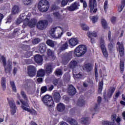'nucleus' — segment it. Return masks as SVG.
<instances>
[{
  "instance_id": "nucleus-1",
  "label": "nucleus",
  "mask_w": 125,
  "mask_h": 125,
  "mask_svg": "<svg viewBox=\"0 0 125 125\" xmlns=\"http://www.w3.org/2000/svg\"><path fill=\"white\" fill-rule=\"evenodd\" d=\"M21 97H22V98L24 100V101L22 100H20L22 104V105H21L22 109H23V110H25V111H27V112H29L30 113H33V111L28 108L27 107H29V104H28V102H29V100H28V97H27V95L26 94V93H25L24 91H21ZM33 112L34 113H36V111H35V110H33Z\"/></svg>"
},
{
  "instance_id": "nucleus-2",
  "label": "nucleus",
  "mask_w": 125,
  "mask_h": 125,
  "mask_svg": "<svg viewBox=\"0 0 125 125\" xmlns=\"http://www.w3.org/2000/svg\"><path fill=\"white\" fill-rule=\"evenodd\" d=\"M49 8V3L46 0H41L38 4V9L42 12H46Z\"/></svg>"
},
{
  "instance_id": "nucleus-3",
  "label": "nucleus",
  "mask_w": 125,
  "mask_h": 125,
  "mask_svg": "<svg viewBox=\"0 0 125 125\" xmlns=\"http://www.w3.org/2000/svg\"><path fill=\"white\" fill-rule=\"evenodd\" d=\"M36 24H37V20L32 19L30 20V18L27 16L24 20L22 27L24 28L28 25L30 28H35L36 27Z\"/></svg>"
},
{
  "instance_id": "nucleus-4",
  "label": "nucleus",
  "mask_w": 125,
  "mask_h": 125,
  "mask_svg": "<svg viewBox=\"0 0 125 125\" xmlns=\"http://www.w3.org/2000/svg\"><path fill=\"white\" fill-rule=\"evenodd\" d=\"M42 101L45 106L51 107L54 105V102L52 97L48 95H45L42 97Z\"/></svg>"
},
{
  "instance_id": "nucleus-5",
  "label": "nucleus",
  "mask_w": 125,
  "mask_h": 125,
  "mask_svg": "<svg viewBox=\"0 0 125 125\" xmlns=\"http://www.w3.org/2000/svg\"><path fill=\"white\" fill-rule=\"evenodd\" d=\"M86 52V46L84 45H79L75 50L74 54L77 57L83 55Z\"/></svg>"
},
{
  "instance_id": "nucleus-6",
  "label": "nucleus",
  "mask_w": 125,
  "mask_h": 125,
  "mask_svg": "<svg viewBox=\"0 0 125 125\" xmlns=\"http://www.w3.org/2000/svg\"><path fill=\"white\" fill-rule=\"evenodd\" d=\"M89 8H90V12L95 13L97 11L96 6H97V3L96 0H89L88 4ZM95 8V9H94Z\"/></svg>"
},
{
  "instance_id": "nucleus-7",
  "label": "nucleus",
  "mask_w": 125,
  "mask_h": 125,
  "mask_svg": "<svg viewBox=\"0 0 125 125\" xmlns=\"http://www.w3.org/2000/svg\"><path fill=\"white\" fill-rule=\"evenodd\" d=\"M48 25V22L46 20H41L37 23V28L39 30H44Z\"/></svg>"
},
{
  "instance_id": "nucleus-8",
  "label": "nucleus",
  "mask_w": 125,
  "mask_h": 125,
  "mask_svg": "<svg viewBox=\"0 0 125 125\" xmlns=\"http://www.w3.org/2000/svg\"><path fill=\"white\" fill-rule=\"evenodd\" d=\"M37 68L33 65H29L27 67V74L31 78L36 76Z\"/></svg>"
},
{
  "instance_id": "nucleus-9",
  "label": "nucleus",
  "mask_w": 125,
  "mask_h": 125,
  "mask_svg": "<svg viewBox=\"0 0 125 125\" xmlns=\"http://www.w3.org/2000/svg\"><path fill=\"white\" fill-rule=\"evenodd\" d=\"M8 103L11 108V114L12 116H14L16 113V109H17L15 102L14 100H10L8 101Z\"/></svg>"
},
{
  "instance_id": "nucleus-10",
  "label": "nucleus",
  "mask_w": 125,
  "mask_h": 125,
  "mask_svg": "<svg viewBox=\"0 0 125 125\" xmlns=\"http://www.w3.org/2000/svg\"><path fill=\"white\" fill-rule=\"evenodd\" d=\"M4 68L6 74L11 72L12 70V61L11 59L8 60L7 64L4 66Z\"/></svg>"
},
{
  "instance_id": "nucleus-11",
  "label": "nucleus",
  "mask_w": 125,
  "mask_h": 125,
  "mask_svg": "<svg viewBox=\"0 0 125 125\" xmlns=\"http://www.w3.org/2000/svg\"><path fill=\"white\" fill-rule=\"evenodd\" d=\"M79 6H80V2L76 1L72 3L70 6H68L67 9L69 11H75L76 9H79Z\"/></svg>"
},
{
  "instance_id": "nucleus-12",
  "label": "nucleus",
  "mask_w": 125,
  "mask_h": 125,
  "mask_svg": "<svg viewBox=\"0 0 125 125\" xmlns=\"http://www.w3.org/2000/svg\"><path fill=\"white\" fill-rule=\"evenodd\" d=\"M53 97L55 102L56 103L60 102V100H61V96L60 95L59 92L57 90L54 91L53 92Z\"/></svg>"
},
{
  "instance_id": "nucleus-13",
  "label": "nucleus",
  "mask_w": 125,
  "mask_h": 125,
  "mask_svg": "<svg viewBox=\"0 0 125 125\" xmlns=\"http://www.w3.org/2000/svg\"><path fill=\"white\" fill-rule=\"evenodd\" d=\"M72 59V53H66L64 57L62 58V62L64 64L68 63Z\"/></svg>"
},
{
  "instance_id": "nucleus-14",
  "label": "nucleus",
  "mask_w": 125,
  "mask_h": 125,
  "mask_svg": "<svg viewBox=\"0 0 125 125\" xmlns=\"http://www.w3.org/2000/svg\"><path fill=\"white\" fill-rule=\"evenodd\" d=\"M45 73L46 74H48L49 75L52 73V71H53V67H52V65L50 64H47L45 65L44 70Z\"/></svg>"
},
{
  "instance_id": "nucleus-15",
  "label": "nucleus",
  "mask_w": 125,
  "mask_h": 125,
  "mask_svg": "<svg viewBox=\"0 0 125 125\" xmlns=\"http://www.w3.org/2000/svg\"><path fill=\"white\" fill-rule=\"evenodd\" d=\"M67 92L70 95H75L76 92V88L73 85H69L68 88Z\"/></svg>"
},
{
  "instance_id": "nucleus-16",
  "label": "nucleus",
  "mask_w": 125,
  "mask_h": 125,
  "mask_svg": "<svg viewBox=\"0 0 125 125\" xmlns=\"http://www.w3.org/2000/svg\"><path fill=\"white\" fill-rule=\"evenodd\" d=\"M39 48L41 53H44L46 51V45L44 43H40L39 45Z\"/></svg>"
},
{
  "instance_id": "nucleus-17",
  "label": "nucleus",
  "mask_w": 125,
  "mask_h": 125,
  "mask_svg": "<svg viewBox=\"0 0 125 125\" xmlns=\"http://www.w3.org/2000/svg\"><path fill=\"white\" fill-rule=\"evenodd\" d=\"M79 43V40L77 38H72L69 41V43L71 46H75Z\"/></svg>"
},
{
  "instance_id": "nucleus-18",
  "label": "nucleus",
  "mask_w": 125,
  "mask_h": 125,
  "mask_svg": "<svg viewBox=\"0 0 125 125\" xmlns=\"http://www.w3.org/2000/svg\"><path fill=\"white\" fill-rule=\"evenodd\" d=\"M60 29L62 30V32H59L57 33H56L55 34L54 33L53 35H52L51 37L53 38V39H60L61 37L63 35V32L62 30V29L60 28Z\"/></svg>"
},
{
  "instance_id": "nucleus-19",
  "label": "nucleus",
  "mask_w": 125,
  "mask_h": 125,
  "mask_svg": "<svg viewBox=\"0 0 125 125\" xmlns=\"http://www.w3.org/2000/svg\"><path fill=\"white\" fill-rule=\"evenodd\" d=\"M34 60L36 63L41 64L42 62V57L40 55H36L34 58Z\"/></svg>"
},
{
  "instance_id": "nucleus-20",
  "label": "nucleus",
  "mask_w": 125,
  "mask_h": 125,
  "mask_svg": "<svg viewBox=\"0 0 125 125\" xmlns=\"http://www.w3.org/2000/svg\"><path fill=\"white\" fill-rule=\"evenodd\" d=\"M77 105L80 107H83L85 105V102L83 98H79L78 101L77 102Z\"/></svg>"
},
{
  "instance_id": "nucleus-21",
  "label": "nucleus",
  "mask_w": 125,
  "mask_h": 125,
  "mask_svg": "<svg viewBox=\"0 0 125 125\" xmlns=\"http://www.w3.org/2000/svg\"><path fill=\"white\" fill-rule=\"evenodd\" d=\"M67 122L69 123V125H79L78 124V122H77V120L73 118H68L67 119Z\"/></svg>"
},
{
  "instance_id": "nucleus-22",
  "label": "nucleus",
  "mask_w": 125,
  "mask_h": 125,
  "mask_svg": "<svg viewBox=\"0 0 125 125\" xmlns=\"http://www.w3.org/2000/svg\"><path fill=\"white\" fill-rule=\"evenodd\" d=\"M57 110L59 112H63L65 110V105L62 103H60L57 104Z\"/></svg>"
},
{
  "instance_id": "nucleus-23",
  "label": "nucleus",
  "mask_w": 125,
  "mask_h": 125,
  "mask_svg": "<svg viewBox=\"0 0 125 125\" xmlns=\"http://www.w3.org/2000/svg\"><path fill=\"white\" fill-rule=\"evenodd\" d=\"M6 80L5 79V78L2 77L1 78V86L3 90H5V88H6Z\"/></svg>"
},
{
  "instance_id": "nucleus-24",
  "label": "nucleus",
  "mask_w": 125,
  "mask_h": 125,
  "mask_svg": "<svg viewBox=\"0 0 125 125\" xmlns=\"http://www.w3.org/2000/svg\"><path fill=\"white\" fill-rule=\"evenodd\" d=\"M20 11L19 7L18 6H14L12 9V14H17Z\"/></svg>"
},
{
  "instance_id": "nucleus-25",
  "label": "nucleus",
  "mask_w": 125,
  "mask_h": 125,
  "mask_svg": "<svg viewBox=\"0 0 125 125\" xmlns=\"http://www.w3.org/2000/svg\"><path fill=\"white\" fill-rule=\"evenodd\" d=\"M45 71L42 69H39L37 72V77H44Z\"/></svg>"
},
{
  "instance_id": "nucleus-26",
  "label": "nucleus",
  "mask_w": 125,
  "mask_h": 125,
  "mask_svg": "<svg viewBox=\"0 0 125 125\" xmlns=\"http://www.w3.org/2000/svg\"><path fill=\"white\" fill-rule=\"evenodd\" d=\"M46 53L48 56H50L51 57L53 58V59H55V56L54 55V53L53 51L50 50V49H48L47 50Z\"/></svg>"
},
{
  "instance_id": "nucleus-27",
  "label": "nucleus",
  "mask_w": 125,
  "mask_h": 125,
  "mask_svg": "<svg viewBox=\"0 0 125 125\" xmlns=\"http://www.w3.org/2000/svg\"><path fill=\"white\" fill-rule=\"evenodd\" d=\"M87 36L88 38H91V37H94V38H96L97 37V33L96 32H91L88 31L87 33Z\"/></svg>"
},
{
  "instance_id": "nucleus-28",
  "label": "nucleus",
  "mask_w": 125,
  "mask_h": 125,
  "mask_svg": "<svg viewBox=\"0 0 125 125\" xmlns=\"http://www.w3.org/2000/svg\"><path fill=\"white\" fill-rule=\"evenodd\" d=\"M125 0H123L122 1L121 4L118 6L119 12H122V11H123V9H124V7H125Z\"/></svg>"
},
{
  "instance_id": "nucleus-29",
  "label": "nucleus",
  "mask_w": 125,
  "mask_h": 125,
  "mask_svg": "<svg viewBox=\"0 0 125 125\" xmlns=\"http://www.w3.org/2000/svg\"><path fill=\"white\" fill-rule=\"evenodd\" d=\"M53 83L55 85H57V84L58 85H62V81L60 79H55L53 81Z\"/></svg>"
},
{
  "instance_id": "nucleus-30",
  "label": "nucleus",
  "mask_w": 125,
  "mask_h": 125,
  "mask_svg": "<svg viewBox=\"0 0 125 125\" xmlns=\"http://www.w3.org/2000/svg\"><path fill=\"white\" fill-rule=\"evenodd\" d=\"M100 44L102 51L106 50V47H105V43L104 39H101Z\"/></svg>"
},
{
  "instance_id": "nucleus-31",
  "label": "nucleus",
  "mask_w": 125,
  "mask_h": 125,
  "mask_svg": "<svg viewBox=\"0 0 125 125\" xmlns=\"http://www.w3.org/2000/svg\"><path fill=\"white\" fill-rule=\"evenodd\" d=\"M67 48H68V43L65 42L60 47V49L62 51H63V50H65V49H67Z\"/></svg>"
},
{
  "instance_id": "nucleus-32",
  "label": "nucleus",
  "mask_w": 125,
  "mask_h": 125,
  "mask_svg": "<svg viewBox=\"0 0 125 125\" xmlns=\"http://www.w3.org/2000/svg\"><path fill=\"white\" fill-rule=\"evenodd\" d=\"M46 43L49 46H51V47H54V42H53L52 40H48Z\"/></svg>"
},
{
  "instance_id": "nucleus-33",
  "label": "nucleus",
  "mask_w": 125,
  "mask_h": 125,
  "mask_svg": "<svg viewBox=\"0 0 125 125\" xmlns=\"http://www.w3.org/2000/svg\"><path fill=\"white\" fill-rule=\"evenodd\" d=\"M120 72L121 74H123L125 70V64L124 63V62L120 61Z\"/></svg>"
},
{
  "instance_id": "nucleus-34",
  "label": "nucleus",
  "mask_w": 125,
  "mask_h": 125,
  "mask_svg": "<svg viewBox=\"0 0 125 125\" xmlns=\"http://www.w3.org/2000/svg\"><path fill=\"white\" fill-rule=\"evenodd\" d=\"M81 26L83 31H88V30H89V27H88V26L85 23L81 24Z\"/></svg>"
},
{
  "instance_id": "nucleus-35",
  "label": "nucleus",
  "mask_w": 125,
  "mask_h": 125,
  "mask_svg": "<svg viewBox=\"0 0 125 125\" xmlns=\"http://www.w3.org/2000/svg\"><path fill=\"white\" fill-rule=\"evenodd\" d=\"M77 64H78V62L76 61H72L70 63V68H72V69H74L75 68V66H77Z\"/></svg>"
},
{
  "instance_id": "nucleus-36",
  "label": "nucleus",
  "mask_w": 125,
  "mask_h": 125,
  "mask_svg": "<svg viewBox=\"0 0 125 125\" xmlns=\"http://www.w3.org/2000/svg\"><path fill=\"white\" fill-rule=\"evenodd\" d=\"M10 85L12 87V89L14 91V92H16V86H15V83H14V82L11 81L10 82Z\"/></svg>"
},
{
  "instance_id": "nucleus-37",
  "label": "nucleus",
  "mask_w": 125,
  "mask_h": 125,
  "mask_svg": "<svg viewBox=\"0 0 125 125\" xmlns=\"http://www.w3.org/2000/svg\"><path fill=\"white\" fill-rule=\"evenodd\" d=\"M20 34H22V32L19 28L15 29L13 32V35H17V36H18L19 35H20Z\"/></svg>"
},
{
  "instance_id": "nucleus-38",
  "label": "nucleus",
  "mask_w": 125,
  "mask_h": 125,
  "mask_svg": "<svg viewBox=\"0 0 125 125\" xmlns=\"http://www.w3.org/2000/svg\"><path fill=\"white\" fill-rule=\"evenodd\" d=\"M60 27H56L55 28H52L51 29L50 31V34L51 35V37L54 35V32H55L56 31V30H58V29H59Z\"/></svg>"
},
{
  "instance_id": "nucleus-39",
  "label": "nucleus",
  "mask_w": 125,
  "mask_h": 125,
  "mask_svg": "<svg viewBox=\"0 0 125 125\" xmlns=\"http://www.w3.org/2000/svg\"><path fill=\"white\" fill-rule=\"evenodd\" d=\"M115 88H112L108 92L107 95L108 97L110 98L112 97V95H113V94L114 93L115 91Z\"/></svg>"
},
{
  "instance_id": "nucleus-40",
  "label": "nucleus",
  "mask_w": 125,
  "mask_h": 125,
  "mask_svg": "<svg viewBox=\"0 0 125 125\" xmlns=\"http://www.w3.org/2000/svg\"><path fill=\"white\" fill-rule=\"evenodd\" d=\"M85 69L87 72H90V71L92 70V67H91V65H90V64L88 63L85 65Z\"/></svg>"
},
{
  "instance_id": "nucleus-41",
  "label": "nucleus",
  "mask_w": 125,
  "mask_h": 125,
  "mask_svg": "<svg viewBox=\"0 0 125 125\" xmlns=\"http://www.w3.org/2000/svg\"><path fill=\"white\" fill-rule=\"evenodd\" d=\"M33 0H23V3L24 5H29V4L32 3Z\"/></svg>"
},
{
  "instance_id": "nucleus-42",
  "label": "nucleus",
  "mask_w": 125,
  "mask_h": 125,
  "mask_svg": "<svg viewBox=\"0 0 125 125\" xmlns=\"http://www.w3.org/2000/svg\"><path fill=\"white\" fill-rule=\"evenodd\" d=\"M90 19L93 23H96V22H97V20H98V17L97 16H94L91 17Z\"/></svg>"
},
{
  "instance_id": "nucleus-43",
  "label": "nucleus",
  "mask_w": 125,
  "mask_h": 125,
  "mask_svg": "<svg viewBox=\"0 0 125 125\" xmlns=\"http://www.w3.org/2000/svg\"><path fill=\"white\" fill-rule=\"evenodd\" d=\"M55 73L57 76H61L63 74L62 73V70L60 69H57Z\"/></svg>"
},
{
  "instance_id": "nucleus-44",
  "label": "nucleus",
  "mask_w": 125,
  "mask_h": 125,
  "mask_svg": "<svg viewBox=\"0 0 125 125\" xmlns=\"http://www.w3.org/2000/svg\"><path fill=\"white\" fill-rule=\"evenodd\" d=\"M102 25L104 28V29H106L107 28V22H106V21L104 19L102 20Z\"/></svg>"
},
{
  "instance_id": "nucleus-45",
  "label": "nucleus",
  "mask_w": 125,
  "mask_h": 125,
  "mask_svg": "<svg viewBox=\"0 0 125 125\" xmlns=\"http://www.w3.org/2000/svg\"><path fill=\"white\" fill-rule=\"evenodd\" d=\"M68 2H70V0H62L61 2L62 6L67 5Z\"/></svg>"
},
{
  "instance_id": "nucleus-46",
  "label": "nucleus",
  "mask_w": 125,
  "mask_h": 125,
  "mask_svg": "<svg viewBox=\"0 0 125 125\" xmlns=\"http://www.w3.org/2000/svg\"><path fill=\"white\" fill-rule=\"evenodd\" d=\"M103 88V82H101L99 83V92L101 93L102 91Z\"/></svg>"
},
{
  "instance_id": "nucleus-47",
  "label": "nucleus",
  "mask_w": 125,
  "mask_h": 125,
  "mask_svg": "<svg viewBox=\"0 0 125 125\" xmlns=\"http://www.w3.org/2000/svg\"><path fill=\"white\" fill-rule=\"evenodd\" d=\"M102 125H114L113 122H110L109 121H103Z\"/></svg>"
},
{
  "instance_id": "nucleus-48",
  "label": "nucleus",
  "mask_w": 125,
  "mask_h": 125,
  "mask_svg": "<svg viewBox=\"0 0 125 125\" xmlns=\"http://www.w3.org/2000/svg\"><path fill=\"white\" fill-rule=\"evenodd\" d=\"M41 90V93H44V92L47 91V87L46 86H43L42 87Z\"/></svg>"
},
{
  "instance_id": "nucleus-49",
  "label": "nucleus",
  "mask_w": 125,
  "mask_h": 125,
  "mask_svg": "<svg viewBox=\"0 0 125 125\" xmlns=\"http://www.w3.org/2000/svg\"><path fill=\"white\" fill-rule=\"evenodd\" d=\"M41 42V39L39 38H37V39H34L32 41V43L33 44H37V43H39V42Z\"/></svg>"
},
{
  "instance_id": "nucleus-50",
  "label": "nucleus",
  "mask_w": 125,
  "mask_h": 125,
  "mask_svg": "<svg viewBox=\"0 0 125 125\" xmlns=\"http://www.w3.org/2000/svg\"><path fill=\"white\" fill-rule=\"evenodd\" d=\"M88 120H89V118H83L81 119V123L82 124H86V122Z\"/></svg>"
},
{
  "instance_id": "nucleus-51",
  "label": "nucleus",
  "mask_w": 125,
  "mask_h": 125,
  "mask_svg": "<svg viewBox=\"0 0 125 125\" xmlns=\"http://www.w3.org/2000/svg\"><path fill=\"white\" fill-rule=\"evenodd\" d=\"M53 15L56 18H60L61 17V15L58 12H54Z\"/></svg>"
},
{
  "instance_id": "nucleus-52",
  "label": "nucleus",
  "mask_w": 125,
  "mask_h": 125,
  "mask_svg": "<svg viewBox=\"0 0 125 125\" xmlns=\"http://www.w3.org/2000/svg\"><path fill=\"white\" fill-rule=\"evenodd\" d=\"M74 75H75V77L77 79H82V78H83V74L81 73H79L78 74H74Z\"/></svg>"
},
{
  "instance_id": "nucleus-53",
  "label": "nucleus",
  "mask_w": 125,
  "mask_h": 125,
  "mask_svg": "<svg viewBox=\"0 0 125 125\" xmlns=\"http://www.w3.org/2000/svg\"><path fill=\"white\" fill-rule=\"evenodd\" d=\"M104 7V9L105 11H106V9H107V8H108V0H106L105 1Z\"/></svg>"
},
{
  "instance_id": "nucleus-54",
  "label": "nucleus",
  "mask_w": 125,
  "mask_h": 125,
  "mask_svg": "<svg viewBox=\"0 0 125 125\" xmlns=\"http://www.w3.org/2000/svg\"><path fill=\"white\" fill-rule=\"evenodd\" d=\"M23 20L24 21V20H25V19H22V18L18 19L17 20V24H18V25H19V24H21V23L22 22Z\"/></svg>"
},
{
  "instance_id": "nucleus-55",
  "label": "nucleus",
  "mask_w": 125,
  "mask_h": 125,
  "mask_svg": "<svg viewBox=\"0 0 125 125\" xmlns=\"http://www.w3.org/2000/svg\"><path fill=\"white\" fill-rule=\"evenodd\" d=\"M102 52L104 57H108V52H107V50H103Z\"/></svg>"
},
{
  "instance_id": "nucleus-56",
  "label": "nucleus",
  "mask_w": 125,
  "mask_h": 125,
  "mask_svg": "<svg viewBox=\"0 0 125 125\" xmlns=\"http://www.w3.org/2000/svg\"><path fill=\"white\" fill-rule=\"evenodd\" d=\"M117 44L119 45V51L124 50V46H123V45L121 44V43H120V42H118Z\"/></svg>"
},
{
  "instance_id": "nucleus-57",
  "label": "nucleus",
  "mask_w": 125,
  "mask_h": 125,
  "mask_svg": "<svg viewBox=\"0 0 125 125\" xmlns=\"http://www.w3.org/2000/svg\"><path fill=\"white\" fill-rule=\"evenodd\" d=\"M2 61L3 62V66H5L6 64V59L4 57L2 56Z\"/></svg>"
},
{
  "instance_id": "nucleus-58",
  "label": "nucleus",
  "mask_w": 125,
  "mask_h": 125,
  "mask_svg": "<svg viewBox=\"0 0 125 125\" xmlns=\"http://www.w3.org/2000/svg\"><path fill=\"white\" fill-rule=\"evenodd\" d=\"M113 48H114V45H113V44L110 43L108 44V49H109V50L112 51L113 50Z\"/></svg>"
},
{
  "instance_id": "nucleus-59",
  "label": "nucleus",
  "mask_w": 125,
  "mask_h": 125,
  "mask_svg": "<svg viewBox=\"0 0 125 125\" xmlns=\"http://www.w3.org/2000/svg\"><path fill=\"white\" fill-rule=\"evenodd\" d=\"M58 9H59V7H57L55 5H53L52 6V8H51V10H58Z\"/></svg>"
},
{
  "instance_id": "nucleus-60",
  "label": "nucleus",
  "mask_w": 125,
  "mask_h": 125,
  "mask_svg": "<svg viewBox=\"0 0 125 125\" xmlns=\"http://www.w3.org/2000/svg\"><path fill=\"white\" fill-rule=\"evenodd\" d=\"M108 39L109 42H112V38H111V31H109L108 33Z\"/></svg>"
},
{
  "instance_id": "nucleus-61",
  "label": "nucleus",
  "mask_w": 125,
  "mask_h": 125,
  "mask_svg": "<svg viewBox=\"0 0 125 125\" xmlns=\"http://www.w3.org/2000/svg\"><path fill=\"white\" fill-rule=\"evenodd\" d=\"M120 94H121V92L120 91L117 92L115 94L114 99H117V98L120 96Z\"/></svg>"
},
{
  "instance_id": "nucleus-62",
  "label": "nucleus",
  "mask_w": 125,
  "mask_h": 125,
  "mask_svg": "<svg viewBox=\"0 0 125 125\" xmlns=\"http://www.w3.org/2000/svg\"><path fill=\"white\" fill-rule=\"evenodd\" d=\"M83 86L84 87H88V83H87V81L83 82Z\"/></svg>"
},
{
  "instance_id": "nucleus-63",
  "label": "nucleus",
  "mask_w": 125,
  "mask_h": 125,
  "mask_svg": "<svg viewBox=\"0 0 125 125\" xmlns=\"http://www.w3.org/2000/svg\"><path fill=\"white\" fill-rule=\"evenodd\" d=\"M116 20H117V19L116 18V17H113L111 19V21L112 23H113V24H114L116 22Z\"/></svg>"
},
{
  "instance_id": "nucleus-64",
  "label": "nucleus",
  "mask_w": 125,
  "mask_h": 125,
  "mask_svg": "<svg viewBox=\"0 0 125 125\" xmlns=\"http://www.w3.org/2000/svg\"><path fill=\"white\" fill-rule=\"evenodd\" d=\"M86 82L88 83H90V84H91V85H93V81H92L91 79H89Z\"/></svg>"
}]
</instances>
